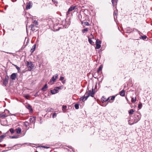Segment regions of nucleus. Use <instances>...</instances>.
Wrapping results in <instances>:
<instances>
[{
	"label": "nucleus",
	"instance_id": "obj_1",
	"mask_svg": "<svg viewBox=\"0 0 152 152\" xmlns=\"http://www.w3.org/2000/svg\"><path fill=\"white\" fill-rule=\"evenodd\" d=\"M27 66L28 69V70L29 71H31L32 69H34V66L32 62L30 61H26Z\"/></svg>",
	"mask_w": 152,
	"mask_h": 152
},
{
	"label": "nucleus",
	"instance_id": "obj_2",
	"mask_svg": "<svg viewBox=\"0 0 152 152\" xmlns=\"http://www.w3.org/2000/svg\"><path fill=\"white\" fill-rule=\"evenodd\" d=\"M94 93L95 92L94 91V90L92 88L91 91L90 90L87 91L85 93V95L88 96V95H89V96H91L92 97H93Z\"/></svg>",
	"mask_w": 152,
	"mask_h": 152
},
{
	"label": "nucleus",
	"instance_id": "obj_3",
	"mask_svg": "<svg viewBox=\"0 0 152 152\" xmlns=\"http://www.w3.org/2000/svg\"><path fill=\"white\" fill-rule=\"evenodd\" d=\"M9 79V77L7 75L5 76V78L3 80V86H7V85L8 84Z\"/></svg>",
	"mask_w": 152,
	"mask_h": 152
},
{
	"label": "nucleus",
	"instance_id": "obj_4",
	"mask_svg": "<svg viewBox=\"0 0 152 152\" xmlns=\"http://www.w3.org/2000/svg\"><path fill=\"white\" fill-rule=\"evenodd\" d=\"M101 41L99 39H97L96 41V49H99L101 47Z\"/></svg>",
	"mask_w": 152,
	"mask_h": 152
},
{
	"label": "nucleus",
	"instance_id": "obj_5",
	"mask_svg": "<svg viewBox=\"0 0 152 152\" xmlns=\"http://www.w3.org/2000/svg\"><path fill=\"white\" fill-rule=\"evenodd\" d=\"M77 9V7L76 5H72L68 9V11L66 13L67 15H68L69 14V12H70L76 9Z\"/></svg>",
	"mask_w": 152,
	"mask_h": 152
},
{
	"label": "nucleus",
	"instance_id": "obj_6",
	"mask_svg": "<svg viewBox=\"0 0 152 152\" xmlns=\"http://www.w3.org/2000/svg\"><path fill=\"white\" fill-rule=\"evenodd\" d=\"M58 75L56 74L55 75L53 76L51 79L50 80V82L51 84H53L54 81L56 80L58 78Z\"/></svg>",
	"mask_w": 152,
	"mask_h": 152
},
{
	"label": "nucleus",
	"instance_id": "obj_7",
	"mask_svg": "<svg viewBox=\"0 0 152 152\" xmlns=\"http://www.w3.org/2000/svg\"><path fill=\"white\" fill-rule=\"evenodd\" d=\"M137 117H135L134 118V122H133L131 124H130V125H132L134 124L137 123L140 120V117L138 115H137Z\"/></svg>",
	"mask_w": 152,
	"mask_h": 152
},
{
	"label": "nucleus",
	"instance_id": "obj_8",
	"mask_svg": "<svg viewBox=\"0 0 152 152\" xmlns=\"http://www.w3.org/2000/svg\"><path fill=\"white\" fill-rule=\"evenodd\" d=\"M89 97V95L88 96L87 95H85V94L82 97L80 98V101H84L85 100H86Z\"/></svg>",
	"mask_w": 152,
	"mask_h": 152
},
{
	"label": "nucleus",
	"instance_id": "obj_9",
	"mask_svg": "<svg viewBox=\"0 0 152 152\" xmlns=\"http://www.w3.org/2000/svg\"><path fill=\"white\" fill-rule=\"evenodd\" d=\"M17 73H13L10 76V78L13 80H15L17 76Z\"/></svg>",
	"mask_w": 152,
	"mask_h": 152
},
{
	"label": "nucleus",
	"instance_id": "obj_10",
	"mask_svg": "<svg viewBox=\"0 0 152 152\" xmlns=\"http://www.w3.org/2000/svg\"><path fill=\"white\" fill-rule=\"evenodd\" d=\"M58 92V90L57 89H56L55 88L54 89L50 90V92L52 94H55L57 93Z\"/></svg>",
	"mask_w": 152,
	"mask_h": 152
},
{
	"label": "nucleus",
	"instance_id": "obj_11",
	"mask_svg": "<svg viewBox=\"0 0 152 152\" xmlns=\"http://www.w3.org/2000/svg\"><path fill=\"white\" fill-rule=\"evenodd\" d=\"M35 118L34 117H31L29 119V121L31 123H33L35 122Z\"/></svg>",
	"mask_w": 152,
	"mask_h": 152
},
{
	"label": "nucleus",
	"instance_id": "obj_12",
	"mask_svg": "<svg viewBox=\"0 0 152 152\" xmlns=\"http://www.w3.org/2000/svg\"><path fill=\"white\" fill-rule=\"evenodd\" d=\"M15 131L16 133L18 134H20L21 133V129L20 127H18L15 129Z\"/></svg>",
	"mask_w": 152,
	"mask_h": 152
},
{
	"label": "nucleus",
	"instance_id": "obj_13",
	"mask_svg": "<svg viewBox=\"0 0 152 152\" xmlns=\"http://www.w3.org/2000/svg\"><path fill=\"white\" fill-rule=\"evenodd\" d=\"M36 48V45L34 44L32 47L30 51L31 53H32L35 50Z\"/></svg>",
	"mask_w": 152,
	"mask_h": 152
},
{
	"label": "nucleus",
	"instance_id": "obj_14",
	"mask_svg": "<svg viewBox=\"0 0 152 152\" xmlns=\"http://www.w3.org/2000/svg\"><path fill=\"white\" fill-rule=\"evenodd\" d=\"M102 67L103 66L102 65H101L99 67V68H98L97 70V73L98 74V76H99L98 74L99 72L102 70Z\"/></svg>",
	"mask_w": 152,
	"mask_h": 152
},
{
	"label": "nucleus",
	"instance_id": "obj_15",
	"mask_svg": "<svg viewBox=\"0 0 152 152\" xmlns=\"http://www.w3.org/2000/svg\"><path fill=\"white\" fill-rule=\"evenodd\" d=\"M119 94L121 96H124L125 95V91L124 90H122L120 92Z\"/></svg>",
	"mask_w": 152,
	"mask_h": 152
},
{
	"label": "nucleus",
	"instance_id": "obj_16",
	"mask_svg": "<svg viewBox=\"0 0 152 152\" xmlns=\"http://www.w3.org/2000/svg\"><path fill=\"white\" fill-rule=\"evenodd\" d=\"M48 87L47 86V84H45L44 86L42 88L41 90L43 91H46L47 89L48 88Z\"/></svg>",
	"mask_w": 152,
	"mask_h": 152
},
{
	"label": "nucleus",
	"instance_id": "obj_17",
	"mask_svg": "<svg viewBox=\"0 0 152 152\" xmlns=\"http://www.w3.org/2000/svg\"><path fill=\"white\" fill-rule=\"evenodd\" d=\"M26 107L27 109H28L31 112H33V110L31 106L29 104H28L27 106Z\"/></svg>",
	"mask_w": 152,
	"mask_h": 152
},
{
	"label": "nucleus",
	"instance_id": "obj_18",
	"mask_svg": "<svg viewBox=\"0 0 152 152\" xmlns=\"http://www.w3.org/2000/svg\"><path fill=\"white\" fill-rule=\"evenodd\" d=\"M62 110L64 112H66V110L67 108V106L66 105H63L62 106Z\"/></svg>",
	"mask_w": 152,
	"mask_h": 152
},
{
	"label": "nucleus",
	"instance_id": "obj_19",
	"mask_svg": "<svg viewBox=\"0 0 152 152\" xmlns=\"http://www.w3.org/2000/svg\"><path fill=\"white\" fill-rule=\"evenodd\" d=\"M147 38V36L145 35H143V36H141V37H140V39H142L143 40H145V39H146V38Z\"/></svg>",
	"mask_w": 152,
	"mask_h": 152
},
{
	"label": "nucleus",
	"instance_id": "obj_20",
	"mask_svg": "<svg viewBox=\"0 0 152 152\" xmlns=\"http://www.w3.org/2000/svg\"><path fill=\"white\" fill-rule=\"evenodd\" d=\"M88 40L89 43L91 45H93L94 43L92 41V40L91 38H88Z\"/></svg>",
	"mask_w": 152,
	"mask_h": 152
},
{
	"label": "nucleus",
	"instance_id": "obj_21",
	"mask_svg": "<svg viewBox=\"0 0 152 152\" xmlns=\"http://www.w3.org/2000/svg\"><path fill=\"white\" fill-rule=\"evenodd\" d=\"M134 112V110L132 109H131L129 111V115H132L133 114V113Z\"/></svg>",
	"mask_w": 152,
	"mask_h": 152
},
{
	"label": "nucleus",
	"instance_id": "obj_22",
	"mask_svg": "<svg viewBox=\"0 0 152 152\" xmlns=\"http://www.w3.org/2000/svg\"><path fill=\"white\" fill-rule=\"evenodd\" d=\"M101 101L102 103H104V102H106V99L104 98V96H103L101 99Z\"/></svg>",
	"mask_w": 152,
	"mask_h": 152
},
{
	"label": "nucleus",
	"instance_id": "obj_23",
	"mask_svg": "<svg viewBox=\"0 0 152 152\" xmlns=\"http://www.w3.org/2000/svg\"><path fill=\"white\" fill-rule=\"evenodd\" d=\"M34 24H31L30 26V27L31 28V30L33 31H34Z\"/></svg>",
	"mask_w": 152,
	"mask_h": 152
},
{
	"label": "nucleus",
	"instance_id": "obj_24",
	"mask_svg": "<svg viewBox=\"0 0 152 152\" xmlns=\"http://www.w3.org/2000/svg\"><path fill=\"white\" fill-rule=\"evenodd\" d=\"M136 97H135V99H134V98H133V97H132V98L131 102H132L133 103H134L136 102Z\"/></svg>",
	"mask_w": 152,
	"mask_h": 152
},
{
	"label": "nucleus",
	"instance_id": "obj_25",
	"mask_svg": "<svg viewBox=\"0 0 152 152\" xmlns=\"http://www.w3.org/2000/svg\"><path fill=\"white\" fill-rule=\"evenodd\" d=\"M8 116V115L6 114L1 115V117L2 118H4L5 117H7Z\"/></svg>",
	"mask_w": 152,
	"mask_h": 152
},
{
	"label": "nucleus",
	"instance_id": "obj_26",
	"mask_svg": "<svg viewBox=\"0 0 152 152\" xmlns=\"http://www.w3.org/2000/svg\"><path fill=\"white\" fill-rule=\"evenodd\" d=\"M6 136V134H4L1 135L0 136V138L3 140V139Z\"/></svg>",
	"mask_w": 152,
	"mask_h": 152
},
{
	"label": "nucleus",
	"instance_id": "obj_27",
	"mask_svg": "<svg viewBox=\"0 0 152 152\" xmlns=\"http://www.w3.org/2000/svg\"><path fill=\"white\" fill-rule=\"evenodd\" d=\"M75 107L76 109H78L79 108V104H75Z\"/></svg>",
	"mask_w": 152,
	"mask_h": 152
},
{
	"label": "nucleus",
	"instance_id": "obj_28",
	"mask_svg": "<svg viewBox=\"0 0 152 152\" xmlns=\"http://www.w3.org/2000/svg\"><path fill=\"white\" fill-rule=\"evenodd\" d=\"M88 31V28H86L85 29H83L82 30V32L83 33H84L86 31Z\"/></svg>",
	"mask_w": 152,
	"mask_h": 152
},
{
	"label": "nucleus",
	"instance_id": "obj_29",
	"mask_svg": "<svg viewBox=\"0 0 152 152\" xmlns=\"http://www.w3.org/2000/svg\"><path fill=\"white\" fill-rule=\"evenodd\" d=\"M93 77L94 78L97 79H98V78H99L100 77V76L99 77H98V76L96 74H94V75Z\"/></svg>",
	"mask_w": 152,
	"mask_h": 152
},
{
	"label": "nucleus",
	"instance_id": "obj_30",
	"mask_svg": "<svg viewBox=\"0 0 152 152\" xmlns=\"http://www.w3.org/2000/svg\"><path fill=\"white\" fill-rule=\"evenodd\" d=\"M142 107V104L141 103H140L138 105V108H139V109H141Z\"/></svg>",
	"mask_w": 152,
	"mask_h": 152
},
{
	"label": "nucleus",
	"instance_id": "obj_31",
	"mask_svg": "<svg viewBox=\"0 0 152 152\" xmlns=\"http://www.w3.org/2000/svg\"><path fill=\"white\" fill-rule=\"evenodd\" d=\"M9 131L12 134L14 133V129L13 128L10 129Z\"/></svg>",
	"mask_w": 152,
	"mask_h": 152
},
{
	"label": "nucleus",
	"instance_id": "obj_32",
	"mask_svg": "<svg viewBox=\"0 0 152 152\" xmlns=\"http://www.w3.org/2000/svg\"><path fill=\"white\" fill-rule=\"evenodd\" d=\"M30 5L29 4H27L26 5V9L28 10V9H30Z\"/></svg>",
	"mask_w": 152,
	"mask_h": 152
},
{
	"label": "nucleus",
	"instance_id": "obj_33",
	"mask_svg": "<svg viewBox=\"0 0 152 152\" xmlns=\"http://www.w3.org/2000/svg\"><path fill=\"white\" fill-rule=\"evenodd\" d=\"M10 137L11 138L13 139V138H17L18 137V136H10Z\"/></svg>",
	"mask_w": 152,
	"mask_h": 152
},
{
	"label": "nucleus",
	"instance_id": "obj_34",
	"mask_svg": "<svg viewBox=\"0 0 152 152\" xmlns=\"http://www.w3.org/2000/svg\"><path fill=\"white\" fill-rule=\"evenodd\" d=\"M117 0H111V1L113 4L114 5L115 2H116Z\"/></svg>",
	"mask_w": 152,
	"mask_h": 152
},
{
	"label": "nucleus",
	"instance_id": "obj_35",
	"mask_svg": "<svg viewBox=\"0 0 152 152\" xmlns=\"http://www.w3.org/2000/svg\"><path fill=\"white\" fill-rule=\"evenodd\" d=\"M84 24L85 25L87 26H89L90 25L88 22L87 21L85 22Z\"/></svg>",
	"mask_w": 152,
	"mask_h": 152
},
{
	"label": "nucleus",
	"instance_id": "obj_36",
	"mask_svg": "<svg viewBox=\"0 0 152 152\" xmlns=\"http://www.w3.org/2000/svg\"><path fill=\"white\" fill-rule=\"evenodd\" d=\"M115 96H112L111 97L110 100H113L115 99Z\"/></svg>",
	"mask_w": 152,
	"mask_h": 152
},
{
	"label": "nucleus",
	"instance_id": "obj_37",
	"mask_svg": "<svg viewBox=\"0 0 152 152\" xmlns=\"http://www.w3.org/2000/svg\"><path fill=\"white\" fill-rule=\"evenodd\" d=\"M24 97L26 99H28V98L29 97V95H25V96H24Z\"/></svg>",
	"mask_w": 152,
	"mask_h": 152
},
{
	"label": "nucleus",
	"instance_id": "obj_38",
	"mask_svg": "<svg viewBox=\"0 0 152 152\" xmlns=\"http://www.w3.org/2000/svg\"><path fill=\"white\" fill-rule=\"evenodd\" d=\"M15 66L18 71L20 70V68L19 67H18L17 65H15Z\"/></svg>",
	"mask_w": 152,
	"mask_h": 152
},
{
	"label": "nucleus",
	"instance_id": "obj_39",
	"mask_svg": "<svg viewBox=\"0 0 152 152\" xmlns=\"http://www.w3.org/2000/svg\"><path fill=\"white\" fill-rule=\"evenodd\" d=\"M41 147L42 148H50L49 147L45 146H44V145L41 146Z\"/></svg>",
	"mask_w": 152,
	"mask_h": 152
},
{
	"label": "nucleus",
	"instance_id": "obj_40",
	"mask_svg": "<svg viewBox=\"0 0 152 152\" xmlns=\"http://www.w3.org/2000/svg\"><path fill=\"white\" fill-rule=\"evenodd\" d=\"M57 114L56 113H54L53 114V117L54 118L56 116Z\"/></svg>",
	"mask_w": 152,
	"mask_h": 152
},
{
	"label": "nucleus",
	"instance_id": "obj_41",
	"mask_svg": "<svg viewBox=\"0 0 152 152\" xmlns=\"http://www.w3.org/2000/svg\"><path fill=\"white\" fill-rule=\"evenodd\" d=\"M64 79V77H60V80H63Z\"/></svg>",
	"mask_w": 152,
	"mask_h": 152
},
{
	"label": "nucleus",
	"instance_id": "obj_42",
	"mask_svg": "<svg viewBox=\"0 0 152 152\" xmlns=\"http://www.w3.org/2000/svg\"><path fill=\"white\" fill-rule=\"evenodd\" d=\"M25 124L26 126L27 125H28V123L27 121H25L24 123Z\"/></svg>",
	"mask_w": 152,
	"mask_h": 152
},
{
	"label": "nucleus",
	"instance_id": "obj_43",
	"mask_svg": "<svg viewBox=\"0 0 152 152\" xmlns=\"http://www.w3.org/2000/svg\"><path fill=\"white\" fill-rule=\"evenodd\" d=\"M56 89H61V87H57L55 88Z\"/></svg>",
	"mask_w": 152,
	"mask_h": 152
},
{
	"label": "nucleus",
	"instance_id": "obj_44",
	"mask_svg": "<svg viewBox=\"0 0 152 152\" xmlns=\"http://www.w3.org/2000/svg\"><path fill=\"white\" fill-rule=\"evenodd\" d=\"M38 92H36V94H34V96L35 97L37 96H38Z\"/></svg>",
	"mask_w": 152,
	"mask_h": 152
},
{
	"label": "nucleus",
	"instance_id": "obj_45",
	"mask_svg": "<svg viewBox=\"0 0 152 152\" xmlns=\"http://www.w3.org/2000/svg\"><path fill=\"white\" fill-rule=\"evenodd\" d=\"M66 82V80H63L62 82L63 83V84H64Z\"/></svg>",
	"mask_w": 152,
	"mask_h": 152
},
{
	"label": "nucleus",
	"instance_id": "obj_46",
	"mask_svg": "<svg viewBox=\"0 0 152 152\" xmlns=\"http://www.w3.org/2000/svg\"><path fill=\"white\" fill-rule=\"evenodd\" d=\"M52 1L54 3H57V1H56L55 0H52Z\"/></svg>",
	"mask_w": 152,
	"mask_h": 152
},
{
	"label": "nucleus",
	"instance_id": "obj_47",
	"mask_svg": "<svg viewBox=\"0 0 152 152\" xmlns=\"http://www.w3.org/2000/svg\"><path fill=\"white\" fill-rule=\"evenodd\" d=\"M126 100H127V102L128 103H129V100L127 99V98H126Z\"/></svg>",
	"mask_w": 152,
	"mask_h": 152
},
{
	"label": "nucleus",
	"instance_id": "obj_48",
	"mask_svg": "<svg viewBox=\"0 0 152 152\" xmlns=\"http://www.w3.org/2000/svg\"><path fill=\"white\" fill-rule=\"evenodd\" d=\"M109 99H110V97H108L107 98V99H106V102L108 101V100H109Z\"/></svg>",
	"mask_w": 152,
	"mask_h": 152
},
{
	"label": "nucleus",
	"instance_id": "obj_49",
	"mask_svg": "<svg viewBox=\"0 0 152 152\" xmlns=\"http://www.w3.org/2000/svg\"><path fill=\"white\" fill-rule=\"evenodd\" d=\"M80 16H81V15H80L79 14V15H78V18H79V19H80Z\"/></svg>",
	"mask_w": 152,
	"mask_h": 152
},
{
	"label": "nucleus",
	"instance_id": "obj_50",
	"mask_svg": "<svg viewBox=\"0 0 152 152\" xmlns=\"http://www.w3.org/2000/svg\"><path fill=\"white\" fill-rule=\"evenodd\" d=\"M6 111H7L8 112H9V111L8 110H7V109H6V110H5L4 111L5 112Z\"/></svg>",
	"mask_w": 152,
	"mask_h": 152
},
{
	"label": "nucleus",
	"instance_id": "obj_51",
	"mask_svg": "<svg viewBox=\"0 0 152 152\" xmlns=\"http://www.w3.org/2000/svg\"><path fill=\"white\" fill-rule=\"evenodd\" d=\"M3 140L0 138V142H1Z\"/></svg>",
	"mask_w": 152,
	"mask_h": 152
},
{
	"label": "nucleus",
	"instance_id": "obj_52",
	"mask_svg": "<svg viewBox=\"0 0 152 152\" xmlns=\"http://www.w3.org/2000/svg\"><path fill=\"white\" fill-rule=\"evenodd\" d=\"M6 146V144H4L3 145V147H5V146Z\"/></svg>",
	"mask_w": 152,
	"mask_h": 152
},
{
	"label": "nucleus",
	"instance_id": "obj_53",
	"mask_svg": "<svg viewBox=\"0 0 152 152\" xmlns=\"http://www.w3.org/2000/svg\"><path fill=\"white\" fill-rule=\"evenodd\" d=\"M8 150H6V151H3V152H5V151H8Z\"/></svg>",
	"mask_w": 152,
	"mask_h": 152
},
{
	"label": "nucleus",
	"instance_id": "obj_54",
	"mask_svg": "<svg viewBox=\"0 0 152 152\" xmlns=\"http://www.w3.org/2000/svg\"><path fill=\"white\" fill-rule=\"evenodd\" d=\"M0 146L1 147H3V146H2L0 144Z\"/></svg>",
	"mask_w": 152,
	"mask_h": 152
},
{
	"label": "nucleus",
	"instance_id": "obj_55",
	"mask_svg": "<svg viewBox=\"0 0 152 152\" xmlns=\"http://www.w3.org/2000/svg\"><path fill=\"white\" fill-rule=\"evenodd\" d=\"M102 72H101V73L100 74V75H102Z\"/></svg>",
	"mask_w": 152,
	"mask_h": 152
},
{
	"label": "nucleus",
	"instance_id": "obj_56",
	"mask_svg": "<svg viewBox=\"0 0 152 152\" xmlns=\"http://www.w3.org/2000/svg\"><path fill=\"white\" fill-rule=\"evenodd\" d=\"M36 23H37V21H36Z\"/></svg>",
	"mask_w": 152,
	"mask_h": 152
},
{
	"label": "nucleus",
	"instance_id": "obj_57",
	"mask_svg": "<svg viewBox=\"0 0 152 152\" xmlns=\"http://www.w3.org/2000/svg\"><path fill=\"white\" fill-rule=\"evenodd\" d=\"M50 110H53V109L52 108H50Z\"/></svg>",
	"mask_w": 152,
	"mask_h": 152
},
{
	"label": "nucleus",
	"instance_id": "obj_58",
	"mask_svg": "<svg viewBox=\"0 0 152 152\" xmlns=\"http://www.w3.org/2000/svg\"><path fill=\"white\" fill-rule=\"evenodd\" d=\"M1 115H2V114H0V117H1Z\"/></svg>",
	"mask_w": 152,
	"mask_h": 152
},
{
	"label": "nucleus",
	"instance_id": "obj_59",
	"mask_svg": "<svg viewBox=\"0 0 152 152\" xmlns=\"http://www.w3.org/2000/svg\"><path fill=\"white\" fill-rule=\"evenodd\" d=\"M35 152H38L37 151H36Z\"/></svg>",
	"mask_w": 152,
	"mask_h": 152
}]
</instances>
